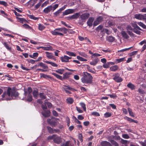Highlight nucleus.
Masks as SVG:
<instances>
[{
  "label": "nucleus",
  "mask_w": 146,
  "mask_h": 146,
  "mask_svg": "<svg viewBox=\"0 0 146 146\" xmlns=\"http://www.w3.org/2000/svg\"><path fill=\"white\" fill-rule=\"evenodd\" d=\"M92 115L94 116H100L99 113L96 112H94L92 113Z\"/></svg>",
  "instance_id": "58"
},
{
  "label": "nucleus",
  "mask_w": 146,
  "mask_h": 146,
  "mask_svg": "<svg viewBox=\"0 0 146 146\" xmlns=\"http://www.w3.org/2000/svg\"><path fill=\"white\" fill-rule=\"evenodd\" d=\"M39 96L42 99H44L46 98V96L44 93H40L39 94Z\"/></svg>",
  "instance_id": "39"
},
{
  "label": "nucleus",
  "mask_w": 146,
  "mask_h": 146,
  "mask_svg": "<svg viewBox=\"0 0 146 146\" xmlns=\"http://www.w3.org/2000/svg\"><path fill=\"white\" fill-rule=\"evenodd\" d=\"M39 48L45 50H51L52 49V47L49 45H45L44 46H40Z\"/></svg>",
  "instance_id": "10"
},
{
  "label": "nucleus",
  "mask_w": 146,
  "mask_h": 146,
  "mask_svg": "<svg viewBox=\"0 0 146 146\" xmlns=\"http://www.w3.org/2000/svg\"><path fill=\"white\" fill-rule=\"evenodd\" d=\"M16 19H17V21L18 22H19L22 24L26 23L27 22L26 19L24 18H21L18 17H17Z\"/></svg>",
  "instance_id": "13"
},
{
  "label": "nucleus",
  "mask_w": 146,
  "mask_h": 146,
  "mask_svg": "<svg viewBox=\"0 0 146 146\" xmlns=\"http://www.w3.org/2000/svg\"><path fill=\"white\" fill-rule=\"evenodd\" d=\"M90 15L88 13H86L82 14L80 16V18L82 20H85L89 17Z\"/></svg>",
  "instance_id": "12"
},
{
  "label": "nucleus",
  "mask_w": 146,
  "mask_h": 146,
  "mask_svg": "<svg viewBox=\"0 0 146 146\" xmlns=\"http://www.w3.org/2000/svg\"><path fill=\"white\" fill-rule=\"evenodd\" d=\"M138 52L137 51H134L133 52H132L130 53L129 54V55L130 56H133L134 55L137 54V52Z\"/></svg>",
  "instance_id": "59"
},
{
  "label": "nucleus",
  "mask_w": 146,
  "mask_h": 146,
  "mask_svg": "<svg viewBox=\"0 0 146 146\" xmlns=\"http://www.w3.org/2000/svg\"><path fill=\"white\" fill-rule=\"evenodd\" d=\"M77 58L79 60L82 62H86L87 61V59L79 56H77Z\"/></svg>",
  "instance_id": "28"
},
{
  "label": "nucleus",
  "mask_w": 146,
  "mask_h": 146,
  "mask_svg": "<svg viewBox=\"0 0 146 146\" xmlns=\"http://www.w3.org/2000/svg\"><path fill=\"white\" fill-rule=\"evenodd\" d=\"M45 28L41 24H39L38 25V29L40 31L43 30Z\"/></svg>",
  "instance_id": "48"
},
{
  "label": "nucleus",
  "mask_w": 146,
  "mask_h": 146,
  "mask_svg": "<svg viewBox=\"0 0 146 146\" xmlns=\"http://www.w3.org/2000/svg\"><path fill=\"white\" fill-rule=\"evenodd\" d=\"M52 5L48 6L44 9L43 11L45 13H47L52 10Z\"/></svg>",
  "instance_id": "14"
},
{
  "label": "nucleus",
  "mask_w": 146,
  "mask_h": 146,
  "mask_svg": "<svg viewBox=\"0 0 146 146\" xmlns=\"http://www.w3.org/2000/svg\"><path fill=\"white\" fill-rule=\"evenodd\" d=\"M113 76H114V77L113 78V79L116 82H120L122 81V78L119 76V75L118 73H115Z\"/></svg>",
  "instance_id": "7"
},
{
  "label": "nucleus",
  "mask_w": 146,
  "mask_h": 146,
  "mask_svg": "<svg viewBox=\"0 0 146 146\" xmlns=\"http://www.w3.org/2000/svg\"><path fill=\"white\" fill-rule=\"evenodd\" d=\"M103 66L105 68H108L110 66V65L108 62L107 63L104 64Z\"/></svg>",
  "instance_id": "56"
},
{
  "label": "nucleus",
  "mask_w": 146,
  "mask_h": 146,
  "mask_svg": "<svg viewBox=\"0 0 146 146\" xmlns=\"http://www.w3.org/2000/svg\"><path fill=\"white\" fill-rule=\"evenodd\" d=\"M93 77L90 73L84 72L81 78L82 82L84 84H90L92 83Z\"/></svg>",
  "instance_id": "2"
},
{
  "label": "nucleus",
  "mask_w": 146,
  "mask_h": 146,
  "mask_svg": "<svg viewBox=\"0 0 146 146\" xmlns=\"http://www.w3.org/2000/svg\"><path fill=\"white\" fill-rule=\"evenodd\" d=\"M121 34L123 37L127 39L129 37L128 35L125 31H121Z\"/></svg>",
  "instance_id": "24"
},
{
  "label": "nucleus",
  "mask_w": 146,
  "mask_h": 146,
  "mask_svg": "<svg viewBox=\"0 0 146 146\" xmlns=\"http://www.w3.org/2000/svg\"><path fill=\"white\" fill-rule=\"evenodd\" d=\"M52 74L54 76H55L57 78L61 80L62 79V76L58 75L56 74L55 73H52Z\"/></svg>",
  "instance_id": "34"
},
{
  "label": "nucleus",
  "mask_w": 146,
  "mask_h": 146,
  "mask_svg": "<svg viewBox=\"0 0 146 146\" xmlns=\"http://www.w3.org/2000/svg\"><path fill=\"white\" fill-rule=\"evenodd\" d=\"M44 111V112H42V114L43 116H44V117H48L50 115V111L47 110V111Z\"/></svg>",
  "instance_id": "19"
},
{
  "label": "nucleus",
  "mask_w": 146,
  "mask_h": 146,
  "mask_svg": "<svg viewBox=\"0 0 146 146\" xmlns=\"http://www.w3.org/2000/svg\"><path fill=\"white\" fill-rule=\"evenodd\" d=\"M18 96V94L14 90L12 89L11 88H9L7 90V92H4L0 96V101L2 100H9L12 99Z\"/></svg>",
  "instance_id": "1"
},
{
  "label": "nucleus",
  "mask_w": 146,
  "mask_h": 146,
  "mask_svg": "<svg viewBox=\"0 0 146 146\" xmlns=\"http://www.w3.org/2000/svg\"><path fill=\"white\" fill-rule=\"evenodd\" d=\"M66 5H64L63 7L60 8L58 10L61 12L62 11L64 10L66 8Z\"/></svg>",
  "instance_id": "62"
},
{
  "label": "nucleus",
  "mask_w": 146,
  "mask_h": 146,
  "mask_svg": "<svg viewBox=\"0 0 146 146\" xmlns=\"http://www.w3.org/2000/svg\"><path fill=\"white\" fill-rule=\"evenodd\" d=\"M40 77L44 78H47L49 77V76L43 73L40 74Z\"/></svg>",
  "instance_id": "52"
},
{
  "label": "nucleus",
  "mask_w": 146,
  "mask_h": 146,
  "mask_svg": "<svg viewBox=\"0 0 146 146\" xmlns=\"http://www.w3.org/2000/svg\"><path fill=\"white\" fill-rule=\"evenodd\" d=\"M56 135H53L51 136H50L48 137V140H51V139H53V141H54V139H55V137L56 136Z\"/></svg>",
  "instance_id": "44"
},
{
  "label": "nucleus",
  "mask_w": 146,
  "mask_h": 146,
  "mask_svg": "<svg viewBox=\"0 0 146 146\" xmlns=\"http://www.w3.org/2000/svg\"><path fill=\"white\" fill-rule=\"evenodd\" d=\"M135 17L139 20H146V14L144 15L141 14H136L135 15Z\"/></svg>",
  "instance_id": "6"
},
{
  "label": "nucleus",
  "mask_w": 146,
  "mask_h": 146,
  "mask_svg": "<svg viewBox=\"0 0 146 146\" xmlns=\"http://www.w3.org/2000/svg\"><path fill=\"white\" fill-rule=\"evenodd\" d=\"M44 102L45 104H46V105L49 108H50L51 107L52 105L51 103L49 102H47V100H45Z\"/></svg>",
  "instance_id": "46"
},
{
  "label": "nucleus",
  "mask_w": 146,
  "mask_h": 146,
  "mask_svg": "<svg viewBox=\"0 0 146 146\" xmlns=\"http://www.w3.org/2000/svg\"><path fill=\"white\" fill-rule=\"evenodd\" d=\"M40 66L42 67L44 69H47L48 68L47 66L45 65V64L43 63L42 62H41L39 64Z\"/></svg>",
  "instance_id": "37"
},
{
  "label": "nucleus",
  "mask_w": 146,
  "mask_h": 146,
  "mask_svg": "<svg viewBox=\"0 0 146 146\" xmlns=\"http://www.w3.org/2000/svg\"><path fill=\"white\" fill-rule=\"evenodd\" d=\"M58 120H59L58 119L54 118L52 119V120L50 119H48L47 121L51 125L53 126L56 124Z\"/></svg>",
  "instance_id": "5"
},
{
  "label": "nucleus",
  "mask_w": 146,
  "mask_h": 146,
  "mask_svg": "<svg viewBox=\"0 0 146 146\" xmlns=\"http://www.w3.org/2000/svg\"><path fill=\"white\" fill-rule=\"evenodd\" d=\"M76 109L77 111L79 113H83V111L82 110H81L80 108L76 107Z\"/></svg>",
  "instance_id": "60"
},
{
  "label": "nucleus",
  "mask_w": 146,
  "mask_h": 146,
  "mask_svg": "<svg viewBox=\"0 0 146 146\" xmlns=\"http://www.w3.org/2000/svg\"><path fill=\"white\" fill-rule=\"evenodd\" d=\"M54 141L56 143L59 144L61 142V140L60 137L56 135Z\"/></svg>",
  "instance_id": "18"
},
{
  "label": "nucleus",
  "mask_w": 146,
  "mask_h": 146,
  "mask_svg": "<svg viewBox=\"0 0 146 146\" xmlns=\"http://www.w3.org/2000/svg\"><path fill=\"white\" fill-rule=\"evenodd\" d=\"M137 24L140 26L142 27L143 29L146 28V26L142 22H140L137 23Z\"/></svg>",
  "instance_id": "35"
},
{
  "label": "nucleus",
  "mask_w": 146,
  "mask_h": 146,
  "mask_svg": "<svg viewBox=\"0 0 146 146\" xmlns=\"http://www.w3.org/2000/svg\"><path fill=\"white\" fill-rule=\"evenodd\" d=\"M38 53L37 52H35L33 53V54H30L29 55V56L32 58L34 59H36V58L38 57Z\"/></svg>",
  "instance_id": "23"
},
{
  "label": "nucleus",
  "mask_w": 146,
  "mask_h": 146,
  "mask_svg": "<svg viewBox=\"0 0 146 146\" xmlns=\"http://www.w3.org/2000/svg\"><path fill=\"white\" fill-rule=\"evenodd\" d=\"M46 105V104L44 103V104H42V108L44 111H45L47 109Z\"/></svg>",
  "instance_id": "55"
},
{
  "label": "nucleus",
  "mask_w": 146,
  "mask_h": 146,
  "mask_svg": "<svg viewBox=\"0 0 146 146\" xmlns=\"http://www.w3.org/2000/svg\"><path fill=\"white\" fill-rule=\"evenodd\" d=\"M45 53L46 54V56L49 59L52 58L54 56L52 53H50L48 52H46Z\"/></svg>",
  "instance_id": "20"
},
{
  "label": "nucleus",
  "mask_w": 146,
  "mask_h": 146,
  "mask_svg": "<svg viewBox=\"0 0 146 146\" xmlns=\"http://www.w3.org/2000/svg\"><path fill=\"white\" fill-rule=\"evenodd\" d=\"M33 94L34 97L35 98H37L38 96V91L37 90H34L33 92Z\"/></svg>",
  "instance_id": "29"
},
{
  "label": "nucleus",
  "mask_w": 146,
  "mask_h": 146,
  "mask_svg": "<svg viewBox=\"0 0 146 146\" xmlns=\"http://www.w3.org/2000/svg\"><path fill=\"white\" fill-rule=\"evenodd\" d=\"M67 29L65 27H62L55 29L51 31V33L54 35L63 36V34H66L67 32Z\"/></svg>",
  "instance_id": "3"
},
{
  "label": "nucleus",
  "mask_w": 146,
  "mask_h": 146,
  "mask_svg": "<svg viewBox=\"0 0 146 146\" xmlns=\"http://www.w3.org/2000/svg\"><path fill=\"white\" fill-rule=\"evenodd\" d=\"M101 56V55L100 54H99L98 53H94L93 54V56H92L91 58H93L95 57H98L100 56Z\"/></svg>",
  "instance_id": "49"
},
{
  "label": "nucleus",
  "mask_w": 146,
  "mask_h": 146,
  "mask_svg": "<svg viewBox=\"0 0 146 146\" xmlns=\"http://www.w3.org/2000/svg\"><path fill=\"white\" fill-rule=\"evenodd\" d=\"M124 118L125 120H127V121H129L130 122H132V121L133 119H131V118H129L128 117L126 116L124 117Z\"/></svg>",
  "instance_id": "51"
},
{
  "label": "nucleus",
  "mask_w": 146,
  "mask_h": 146,
  "mask_svg": "<svg viewBox=\"0 0 146 146\" xmlns=\"http://www.w3.org/2000/svg\"><path fill=\"white\" fill-rule=\"evenodd\" d=\"M127 86L132 90H134L135 89V85L130 82L127 84Z\"/></svg>",
  "instance_id": "22"
},
{
  "label": "nucleus",
  "mask_w": 146,
  "mask_h": 146,
  "mask_svg": "<svg viewBox=\"0 0 146 146\" xmlns=\"http://www.w3.org/2000/svg\"><path fill=\"white\" fill-rule=\"evenodd\" d=\"M66 53L68 55L71 56H76V54L72 52L66 51Z\"/></svg>",
  "instance_id": "32"
},
{
  "label": "nucleus",
  "mask_w": 146,
  "mask_h": 146,
  "mask_svg": "<svg viewBox=\"0 0 146 146\" xmlns=\"http://www.w3.org/2000/svg\"><path fill=\"white\" fill-rule=\"evenodd\" d=\"M132 47H129V48H125V49H122L121 50H118V52H124L126 50H129V49H131V48Z\"/></svg>",
  "instance_id": "50"
},
{
  "label": "nucleus",
  "mask_w": 146,
  "mask_h": 146,
  "mask_svg": "<svg viewBox=\"0 0 146 146\" xmlns=\"http://www.w3.org/2000/svg\"><path fill=\"white\" fill-rule=\"evenodd\" d=\"M94 20V19L93 17L90 18L87 22L88 25L90 27L92 26V25L93 22Z\"/></svg>",
  "instance_id": "17"
},
{
  "label": "nucleus",
  "mask_w": 146,
  "mask_h": 146,
  "mask_svg": "<svg viewBox=\"0 0 146 146\" xmlns=\"http://www.w3.org/2000/svg\"><path fill=\"white\" fill-rule=\"evenodd\" d=\"M80 104L81 107L83 108L84 111H86V108L85 104L83 103H80Z\"/></svg>",
  "instance_id": "43"
},
{
  "label": "nucleus",
  "mask_w": 146,
  "mask_h": 146,
  "mask_svg": "<svg viewBox=\"0 0 146 146\" xmlns=\"http://www.w3.org/2000/svg\"><path fill=\"white\" fill-rule=\"evenodd\" d=\"M125 57H123L118 59H116L115 60V62L116 64H117L122 62L125 61Z\"/></svg>",
  "instance_id": "21"
},
{
  "label": "nucleus",
  "mask_w": 146,
  "mask_h": 146,
  "mask_svg": "<svg viewBox=\"0 0 146 146\" xmlns=\"http://www.w3.org/2000/svg\"><path fill=\"white\" fill-rule=\"evenodd\" d=\"M55 71L58 73L60 74H62L64 71V70L63 69H59L58 70H56Z\"/></svg>",
  "instance_id": "36"
},
{
  "label": "nucleus",
  "mask_w": 146,
  "mask_h": 146,
  "mask_svg": "<svg viewBox=\"0 0 146 146\" xmlns=\"http://www.w3.org/2000/svg\"><path fill=\"white\" fill-rule=\"evenodd\" d=\"M63 89L67 94H71L70 91L72 92L76 91V90L69 87V86H64Z\"/></svg>",
  "instance_id": "4"
},
{
  "label": "nucleus",
  "mask_w": 146,
  "mask_h": 146,
  "mask_svg": "<svg viewBox=\"0 0 146 146\" xmlns=\"http://www.w3.org/2000/svg\"><path fill=\"white\" fill-rule=\"evenodd\" d=\"M32 91V88L30 87H29L28 89V93L29 95H31V94Z\"/></svg>",
  "instance_id": "63"
},
{
  "label": "nucleus",
  "mask_w": 146,
  "mask_h": 146,
  "mask_svg": "<svg viewBox=\"0 0 146 146\" xmlns=\"http://www.w3.org/2000/svg\"><path fill=\"white\" fill-rule=\"evenodd\" d=\"M122 137L125 139H128L129 138V136L127 134H123L122 135Z\"/></svg>",
  "instance_id": "53"
},
{
  "label": "nucleus",
  "mask_w": 146,
  "mask_h": 146,
  "mask_svg": "<svg viewBox=\"0 0 146 146\" xmlns=\"http://www.w3.org/2000/svg\"><path fill=\"white\" fill-rule=\"evenodd\" d=\"M110 142L112 144V145H115V146H118V143L117 142H116L115 141L113 140H110Z\"/></svg>",
  "instance_id": "42"
},
{
  "label": "nucleus",
  "mask_w": 146,
  "mask_h": 146,
  "mask_svg": "<svg viewBox=\"0 0 146 146\" xmlns=\"http://www.w3.org/2000/svg\"><path fill=\"white\" fill-rule=\"evenodd\" d=\"M99 61V59L98 58H96L92 62H90V64L92 65L95 66L96 65Z\"/></svg>",
  "instance_id": "15"
},
{
  "label": "nucleus",
  "mask_w": 146,
  "mask_h": 146,
  "mask_svg": "<svg viewBox=\"0 0 146 146\" xmlns=\"http://www.w3.org/2000/svg\"><path fill=\"white\" fill-rule=\"evenodd\" d=\"M73 100L71 98H68L66 99V102L67 103L70 104H72L73 102Z\"/></svg>",
  "instance_id": "31"
},
{
  "label": "nucleus",
  "mask_w": 146,
  "mask_h": 146,
  "mask_svg": "<svg viewBox=\"0 0 146 146\" xmlns=\"http://www.w3.org/2000/svg\"><path fill=\"white\" fill-rule=\"evenodd\" d=\"M74 12L73 9H69L63 12L62 15L64 16L67 15L68 14H72Z\"/></svg>",
  "instance_id": "8"
},
{
  "label": "nucleus",
  "mask_w": 146,
  "mask_h": 146,
  "mask_svg": "<svg viewBox=\"0 0 146 146\" xmlns=\"http://www.w3.org/2000/svg\"><path fill=\"white\" fill-rule=\"evenodd\" d=\"M111 115V113L107 112L104 114V117L106 118H107L110 117Z\"/></svg>",
  "instance_id": "38"
},
{
  "label": "nucleus",
  "mask_w": 146,
  "mask_h": 146,
  "mask_svg": "<svg viewBox=\"0 0 146 146\" xmlns=\"http://www.w3.org/2000/svg\"><path fill=\"white\" fill-rule=\"evenodd\" d=\"M71 58V57H70L66 55H64V56H62L60 57L61 60L63 62H68V60Z\"/></svg>",
  "instance_id": "11"
},
{
  "label": "nucleus",
  "mask_w": 146,
  "mask_h": 146,
  "mask_svg": "<svg viewBox=\"0 0 146 146\" xmlns=\"http://www.w3.org/2000/svg\"><path fill=\"white\" fill-rule=\"evenodd\" d=\"M103 20L102 17H98L96 19L94 22L93 25L94 26H96L101 22Z\"/></svg>",
  "instance_id": "9"
},
{
  "label": "nucleus",
  "mask_w": 146,
  "mask_h": 146,
  "mask_svg": "<svg viewBox=\"0 0 146 146\" xmlns=\"http://www.w3.org/2000/svg\"><path fill=\"white\" fill-rule=\"evenodd\" d=\"M41 3H40V2H39L38 3L36 4L35 6V9H38L41 5Z\"/></svg>",
  "instance_id": "64"
},
{
  "label": "nucleus",
  "mask_w": 146,
  "mask_h": 146,
  "mask_svg": "<svg viewBox=\"0 0 146 146\" xmlns=\"http://www.w3.org/2000/svg\"><path fill=\"white\" fill-rule=\"evenodd\" d=\"M128 111L129 113V115L130 116L134 117L135 116L133 112H132V110L131 109L129 108H128Z\"/></svg>",
  "instance_id": "26"
},
{
  "label": "nucleus",
  "mask_w": 146,
  "mask_h": 146,
  "mask_svg": "<svg viewBox=\"0 0 146 146\" xmlns=\"http://www.w3.org/2000/svg\"><path fill=\"white\" fill-rule=\"evenodd\" d=\"M48 130V131L50 133H52L53 132V130L52 128L49 127H47Z\"/></svg>",
  "instance_id": "61"
},
{
  "label": "nucleus",
  "mask_w": 146,
  "mask_h": 146,
  "mask_svg": "<svg viewBox=\"0 0 146 146\" xmlns=\"http://www.w3.org/2000/svg\"><path fill=\"white\" fill-rule=\"evenodd\" d=\"M119 67L117 65H115L110 68V71L113 72H115L118 70L119 69Z\"/></svg>",
  "instance_id": "16"
},
{
  "label": "nucleus",
  "mask_w": 146,
  "mask_h": 146,
  "mask_svg": "<svg viewBox=\"0 0 146 146\" xmlns=\"http://www.w3.org/2000/svg\"><path fill=\"white\" fill-rule=\"evenodd\" d=\"M30 18L33 19L34 20H37L38 19V18L34 17L33 15H30L29 16Z\"/></svg>",
  "instance_id": "47"
},
{
  "label": "nucleus",
  "mask_w": 146,
  "mask_h": 146,
  "mask_svg": "<svg viewBox=\"0 0 146 146\" xmlns=\"http://www.w3.org/2000/svg\"><path fill=\"white\" fill-rule=\"evenodd\" d=\"M107 39L110 42H113L115 38L114 37L111 36H109L107 37Z\"/></svg>",
  "instance_id": "27"
},
{
  "label": "nucleus",
  "mask_w": 146,
  "mask_h": 146,
  "mask_svg": "<svg viewBox=\"0 0 146 146\" xmlns=\"http://www.w3.org/2000/svg\"><path fill=\"white\" fill-rule=\"evenodd\" d=\"M78 53L80 55L86 58L87 56V55L84 52H79Z\"/></svg>",
  "instance_id": "41"
},
{
  "label": "nucleus",
  "mask_w": 146,
  "mask_h": 146,
  "mask_svg": "<svg viewBox=\"0 0 146 146\" xmlns=\"http://www.w3.org/2000/svg\"><path fill=\"white\" fill-rule=\"evenodd\" d=\"M22 27L27 29H32V28L29 26L27 24H24L22 25Z\"/></svg>",
  "instance_id": "30"
},
{
  "label": "nucleus",
  "mask_w": 146,
  "mask_h": 146,
  "mask_svg": "<svg viewBox=\"0 0 146 146\" xmlns=\"http://www.w3.org/2000/svg\"><path fill=\"white\" fill-rule=\"evenodd\" d=\"M3 44L7 50H11V47H10L6 42H4L3 43Z\"/></svg>",
  "instance_id": "33"
},
{
  "label": "nucleus",
  "mask_w": 146,
  "mask_h": 146,
  "mask_svg": "<svg viewBox=\"0 0 146 146\" xmlns=\"http://www.w3.org/2000/svg\"><path fill=\"white\" fill-rule=\"evenodd\" d=\"M0 5L7 7L8 5L7 3L4 1H0Z\"/></svg>",
  "instance_id": "40"
},
{
  "label": "nucleus",
  "mask_w": 146,
  "mask_h": 146,
  "mask_svg": "<svg viewBox=\"0 0 146 146\" xmlns=\"http://www.w3.org/2000/svg\"><path fill=\"white\" fill-rule=\"evenodd\" d=\"M138 92L141 94H143L145 93V91L143 90L140 88L138 89Z\"/></svg>",
  "instance_id": "54"
},
{
  "label": "nucleus",
  "mask_w": 146,
  "mask_h": 146,
  "mask_svg": "<svg viewBox=\"0 0 146 146\" xmlns=\"http://www.w3.org/2000/svg\"><path fill=\"white\" fill-rule=\"evenodd\" d=\"M74 117V121L75 122L77 123L78 124H81V122L79 121L76 117Z\"/></svg>",
  "instance_id": "57"
},
{
  "label": "nucleus",
  "mask_w": 146,
  "mask_h": 146,
  "mask_svg": "<svg viewBox=\"0 0 146 146\" xmlns=\"http://www.w3.org/2000/svg\"><path fill=\"white\" fill-rule=\"evenodd\" d=\"M80 15L79 13H76L74 15H72L73 18L74 19H76L78 18L79 17Z\"/></svg>",
  "instance_id": "45"
},
{
  "label": "nucleus",
  "mask_w": 146,
  "mask_h": 146,
  "mask_svg": "<svg viewBox=\"0 0 146 146\" xmlns=\"http://www.w3.org/2000/svg\"><path fill=\"white\" fill-rule=\"evenodd\" d=\"M101 145L102 146H110L111 144L106 141H104L102 142Z\"/></svg>",
  "instance_id": "25"
}]
</instances>
